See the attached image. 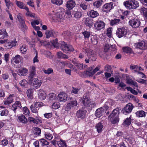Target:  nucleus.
<instances>
[{
	"instance_id": "27",
	"label": "nucleus",
	"mask_w": 147,
	"mask_h": 147,
	"mask_svg": "<svg viewBox=\"0 0 147 147\" xmlns=\"http://www.w3.org/2000/svg\"><path fill=\"white\" fill-rule=\"evenodd\" d=\"M82 34L84 36V38L86 41L87 42V41L92 35L91 34L90 32L87 30L84 31L82 32Z\"/></svg>"
},
{
	"instance_id": "63",
	"label": "nucleus",
	"mask_w": 147,
	"mask_h": 147,
	"mask_svg": "<svg viewBox=\"0 0 147 147\" xmlns=\"http://www.w3.org/2000/svg\"><path fill=\"white\" fill-rule=\"evenodd\" d=\"M104 45V49L105 51V52L107 51L110 47V46L109 43L108 42H107V43H105V44Z\"/></svg>"
},
{
	"instance_id": "45",
	"label": "nucleus",
	"mask_w": 147,
	"mask_h": 147,
	"mask_svg": "<svg viewBox=\"0 0 147 147\" xmlns=\"http://www.w3.org/2000/svg\"><path fill=\"white\" fill-rule=\"evenodd\" d=\"M102 2V0H98L93 3V5L96 8H98L101 5Z\"/></svg>"
},
{
	"instance_id": "22",
	"label": "nucleus",
	"mask_w": 147,
	"mask_h": 147,
	"mask_svg": "<svg viewBox=\"0 0 147 147\" xmlns=\"http://www.w3.org/2000/svg\"><path fill=\"white\" fill-rule=\"evenodd\" d=\"M87 41L89 43H92L94 45H96L98 42L97 37L93 35H91Z\"/></svg>"
},
{
	"instance_id": "23",
	"label": "nucleus",
	"mask_w": 147,
	"mask_h": 147,
	"mask_svg": "<svg viewBox=\"0 0 147 147\" xmlns=\"http://www.w3.org/2000/svg\"><path fill=\"white\" fill-rule=\"evenodd\" d=\"M76 5L75 1L72 0L67 1L66 4V7L69 9H71L74 7Z\"/></svg>"
},
{
	"instance_id": "15",
	"label": "nucleus",
	"mask_w": 147,
	"mask_h": 147,
	"mask_svg": "<svg viewBox=\"0 0 147 147\" xmlns=\"http://www.w3.org/2000/svg\"><path fill=\"white\" fill-rule=\"evenodd\" d=\"M45 34L46 37L47 38H49L51 36L55 37L57 35V32L52 30H47L45 32Z\"/></svg>"
},
{
	"instance_id": "2",
	"label": "nucleus",
	"mask_w": 147,
	"mask_h": 147,
	"mask_svg": "<svg viewBox=\"0 0 147 147\" xmlns=\"http://www.w3.org/2000/svg\"><path fill=\"white\" fill-rule=\"evenodd\" d=\"M64 11H61L60 10H58L57 12L53 11L49 14V16L50 18L56 20L58 22L62 21L64 19Z\"/></svg>"
},
{
	"instance_id": "64",
	"label": "nucleus",
	"mask_w": 147,
	"mask_h": 147,
	"mask_svg": "<svg viewBox=\"0 0 147 147\" xmlns=\"http://www.w3.org/2000/svg\"><path fill=\"white\" fill-rule=\"evenodd\" d=\"M30 123H37V121L35 119L32 117H29L28 119Z\"/></svg>"
},
{
	"instance_id": "25",
	"label": "nucleus",
	"mask_w": 147,
	"mask_h": 147,
	"mask_svg": "<svg viewBox=\"0 0 147 147\" xmlns=\"http://www.w3.org/2000/svg\"><path fill=\"white\" fill-rule=\"evenodd\" d=\"M14 97V95L13 94L10 95L7 98L6 100L4 102V104L5 105H9L13 101V98Z\"/></svg>"
},
{
	"instance_id": "4",
	"label": "nucleus",
	"mask_w": 147,
	"mask_h": 147,
	"mask_svg": "<svg viewBox=\"0 0 147 147\" xmlns=\"http://www.w3.org/2000/svg\"><path fill=\"white\" fill-rule=\"evenodd\" d=\"M123 5L128 9H135L139 6L138 1L135 0H129L123 2Z\"/></svg>"
},
{
	"instance_id": "11",
	"label": "nucleus",
	"mask_w": 147,
	"mask_h": 147,
	"mask_svg": "<svg viewBox=\"0 0 147 147\" xmlns=\"http://www.w3.org/2000/svg\"><path fill=\"white\" fill-rule=\"evenodd\" d=\"M140 22L138 19H133L129 21V24L132 27L134 28L138 27L140 24Z\"/></svg>"
},
{
	"instance_id": "5",
	"label": "nucleus",
	"mask_w": 147,
	"mask_h": 147,
	"mask_svg": "<svg viewBox=\"0 0 147 147\" xmlns=\"http://www.w3.org/2000/svg\"><path fill=\"white\" fill-rule=\"evenodd\" d=\"M134 107L133 104L129 103L122 109V112L125 115H128L131 113Z\"/></svg>"
},
{
	"instance_id": "18",
	"label": "nucleus",
	"mask_w": 147,
	"mask_h": 147,
	"mask_svg": "<svg viewBox=\"0 0 147 147\" xmlns=\"http://www.w3.org/2000/svg\"><path fill=\"white\" fill-rule=\"evenodd\" d=\"M36 75V68L33 66L31 67V69L29 73V76L28 77V81H31V80L33 79L34 76Z\"/></svg>"
},
{
	"instance_id": "50",
	"label": "nucleus",
	"mask_w": 147,
	"mask_h": 147,
	"mask_svg": "<svg viewBox=\"0 0 147 147\" xmlns=\"http://www.w3.org/2000/svg\"><path fill=\"white\" fill-rule=\"evenodd\" d=\"M123 50L124 52L127 53H131L132 51L131 49L127 47H123Z\"/></svg>"
},
{
	"instance_id": "42",
	"label": "nucleus",
	"mask_w": 147,
	"mask_h": 147,
	"mask_svg": "<svg viewBox=\"0 0 147 147\" xmlns=\"http://www.w3.org/2000/svg\"><path fill=\"white\" fill-rule=\"evenodd\" d=\"M78 69L82 70L83 69H84L86 67V65H84L82 63H77L75 65Z\"/></svg>"
},
{
	"instance_id": "38",
	"label": "nucleus",
	"mask_w": 147,
	"mask_h": 147,
	"mask_svg": "<svg viewBox=\"0 0 147 147\" xmlns=\"http://www.w3.org/2000/svg\"><path fill=\"white\" fill-rule=\"evenodd\" d=\"M109 119L112 123L113 124L118 123L119 121V118L118 117H110V118Z\"/></svg>"
},
{
	"instance_id": "30",
	"label": "nucleus",
	"mask_w": 147,
	"mask_h": 147,
	"mask_svg": "<svg viewBox=\"0 0 147 147\" xmlns=\"http://www.w3.org/2000/svg\"><path fill=\"white\" fill-rule=\"evenodd\" d=\"M28 72V69L26 68H23L22 69L18 70V74L20 76H26Z\"/></svg>"
},
{
	"instance_id": "62",
	"label": "nucleus",
	"mask_w": 147,
	"mask_h": 147,
	"mask_svg": "<svg viewBox=\"0 0 147 147\" xmlns=\"http://www.w3.org/2000/svg\"><path fill=\"white\" fill-rule=\"evenodd\" d=\"M34 130L36 132L35 133V134L37 136H39L41 132L40 129L38 127H35Z\"/></svg>"
},
{
	"instance_id": "3",
	"label": "nucleus",
	"mask_w": 147,
	"mask_h": 147,
	"mask_svg": "<svg viewBox=\"0 0 147 147\" xmlns=\"http://www.w3.org/2000/svg\"><path fill=\"white\" fill-rule=\"evenodd\" d=\"M81 99L82 104L86 107L90 109H92L96 106L94 102L91 101L89 97L86 94H85Z\"/></svg>"
},
{
	"instance_id": "8",
	"label": "nucleus",
	"mask_w": 147,
	"mask_h": 147,
	"mask_svg": "<svg viewBox=\"0 0 147 147\" xmlns=\"http://www.w3.org/2000/svg\"><path fill=\"white\" fill-rule=\"evenodd\" d=\"M28 81L31 84V85L36 89L39 88L42 84L41 81L36 78H33L31 80V81Z\"/></svg>"
},
{
	"instance_id": "16",
	"label": "nucleus",
	"mask_w": 147,
	"mask_h": 147,
	"mask_svg": "<svg viewBox=\"0 0 147 147\" xmlns=\"http://www.w3.org/2000/svg\"><path fill=\"white\" fill-rule=\"evenodd\" d=\"M87 111L85 110H79L77 112L76 116L77 117L83 119L86 117V114Z\"/></svg>"
},
{
	"instance_id": "6",
	"label": "nucleus",
	"mask_w": 147,
	"mask_h": 147,
	"mask_svg": "<svg viewBox=\"0 0 147 147\" xmlns=\"http://www.w3.org/2000/svg\"><path fill=\"white\" fill-rule=\"evenodd\" d=\"M127 33V29L124 27H121L117 29L116 34L119 38H121L123 36H125Z\"/></svg>"
},
{
	"instance_id": "31",
	"label": "nucleus",
	"mask_w": 147,
	"mask_h": 147,
	"mask_svg": "<svg viewBox=\"0 0 147 147\" xmlns=\"http://www.w3.org/2000/svg\"><path fill=\"white\" fill-rule=\"evenodd\" d=\"M103 127V123L101 122H99L95 126L96 129L98 133H100L102 131V128Z\"/></svg>"
},
{
	"instance_id": "57",
	"label": "nucleus",
	"mask_w": 147,
	"mask_h": 147,
	"mask_svg": "<svg viewBox=\"0 0 147 147\" xmlns=\"http://www.w3.org/2000/svg\"><path fill=\"white\" fill-rule=\"evenodd\" d=\"M43 71L45 74H51L53 73V69L51 68H49L47 69H44Z\"/></svg>"
},
{
	"instance_id": "39",
	"label": "nucleus",
	"mask_w": 147,
	"mask_h": 147,
	"mask_svg": "<svg viewBox=\"0 0 147 147\" xmlns=\"http://www.w3.org/2000/svg\"><path fill=\"white\" fill-rule=\"evenodd\" d=\"M120 20L119 19H115L111 20L110 22V25L113 26L114 25L118 24L120 22Z\"/></svg>"
},
{
	"instance_id": "36",
	"label": "nucleus",
	"mask_w": 147,
	"mask_h": 147,
	"mask_svg": "<svg viewBox=\"0 0 147 147\" xmlns=\"http://www.w3.org/2000/svg\"><path fill=\"white\" fill-rule=\"evenodd\" d=\"M126 82L127 84L133 85L136 87H138V85L137 82L134 81L131 79L127 78L126 79Z\"/></svg>"
},
{
	"instance_id": "44",
	"label": "nucleus",
	"mask_w": 147,
	"mask_h": 147,
	"mask_svg": "<svg viewBox=\"0 0 147 147\" xmlns=\"http://www.w3.org/2000/svg\"><path fill=\"white\" fill-rule=\"evenodd\" d=\"M141 11L143 13L144 18L147 20V8L142 7L141 9Z\"/></svg>"
},
{
	"instance_id": "43",
	"label": "nucleus",
	"mask_w": 147,
	"mask_h": 147,
	"mask_svg": "<svg viewBox=\"0 0 147 147\" xmlns=\"http://www.w3.org/2000/svg\"><path fill=\"white\" fill-rule=\"evenodd\" d=\"M33 90L32 89H29L27 91L26 94L27 96L30 99L33 98Z\"/></svg>"
},
{
	"instance_id": "1",
	"label": "nucleus",
	"mask_w": 147,
	"mask_h": 147,
	"mask_svg": "<svg viewBox=\"0 0 147 147\" xmlns=\"http://www.w3.org/2000/svg\"><path fill=\"white\" fill-rule=\"evenodd\" d=\"M51 42L54 47H60L61 49L65 53H68L69 52H73L74 51V48L71 45H68L64 41H61L58 43L57 40L56 39Z\"/></svg>"
},
{
	"instance_id": "55",
	"label": "nucleus",
	"mask_w": 147,
	"mask_h": 147,
	"mask_svg": "<svg viewBox=\"0 0 147 147\" xmlns=\"http://www.w3.org/2000/svg\"><path fill=\"white\" fill-rule=\"evenodd\" d=\"M60 107V106L59 103L57 102L54 103L52 106V108L55 109H58Z\"/></svg>"
},
{
	"instance_id": "34",
	"label": "nucleus",
	"mask_w": 147,
	"mask_h": 147,
	"mask_svg": "<svg viewBox=\"0 0 147 147\" xmlns=\"http://www.w3.org/2000/svg\"><path fill=\"white\" fill-rule=\"evenodd\" d=\"M16 4L17 6L21 9H25L27 7L24 3L20 1H16Z\"/></svg>"
},
{
	"instance_id": "9",
	"label": "nucleus",
	"mask_w": 147,
	"mask_h": 147,
	"mask_svg": "<svg viewBox=\"0 0 147 147\" xmlns=\"http://www.w3.org/2000/svg\"><path fill=\"white\" fill-rule=\"evenodd\" d=\"M134 46L137 48L144 50L147 48V43L145 41L142 40L138 43H135Z\"/></svg>"
},
{
	"instance_id": "28",
	"label": "nucleus",
	"mask_w": 147,
	"mask_h": 147,
	"mask_svg": "<svg viewBox=\"0 0 147 147\" xmlns=\"http://www.w3.org/2000/svg\"><path fill=\"white\" fill-rule=\"evenodd\" d=\"M88 16L93 18H96L99 15L97 11L93 10L89 11L88 13Z\"/></svg>"
},
{
	"instance_id": "54",
	"label": "nucleus",
	"mask_w": 147,
	"mask_h": 147,
	"mask_svg": "<svg viewBox=\"0 0 147 147\" xmlns=\"http://www.w3.org/2000/svg\"><path fill=\"white\" fill-rule=\"evenodd\" d=\"M27 84L28 82L25 79L21 81L20 82V84L23 87L26 86L27 85Z\"/></svg>"
},
{
	"instance_id": "37",
	"label": "nucleus",
	"mask_w": 147,
	"mask_h": 147,
	"mask_svg": "<svg viewBox=\"0 0 147 147\" xmlns=\"http://www.w3.org/2000/svg\"><path fill=\"white\" fill-rule=\"evenodd\" d=\"M135 114L137 117H145L146 116V113L143 111H139L135 113Z\"/></svg>"
},
{
	"instance_id": "20",
	"label": "nucleus",
	"mask_w": 147,
	"mask_h": 147,
	"mask_svg": "<svg viewBox=\"0 0 147 147\" xmlns=\"http://www.w3.org/2000/svg\"><path fill=\"white\" fill-rule=\"evenodd\" d=\"M38 98L41 100H45L47 96L45 92L42 89H40L38 91Z\"/></svg>"
},
{
	"instance_id": "12",
	"label": "nucleus",
	"mask_w": 147,
	"mask_h": 147,
	"mask_svg": "<svg viewBox=\"0 0 147 147\" xmlns=\"http://www.w3.org/2000/svg\"><path fill=\"white\" fill-rule=\"evenodd\" d=\"M105 25V23L103 21L98 20L95 21L94 27L96 29L100 30L103 28Z\"/></svg>"
},
{
	"instance_id": "40",
	"label": "nucleus",
	"mask_w": 147,
	"mask_h": 147,
	"mask_svg": "<svg viewBox=\"0 0 147 147\" xmlns=\"http://www.w3.org/2000/svg\"><path fill=\"white\" fill-rule=\"evenodd\" d=\"M18 119L20 122L24 123H26L28 121L27 119L24 115H21L18 117Z\"/></svg>"
},
{
	"instance_id": "52",
	"label": "nucleus",
	"mask_w": 147,
	"mask_h": 147,
	"mask_svg": "<svg viewBox=\"0 0 147 147\" xmlns=\"http://www.w3.org/2000/svg\"><path fill=\"white\" fill-rule=\"evenodd\" d=\"M44 104L41 102H36L34 104L35 107L36 108L40 107L43 106Z\"/></svg>"
},
{
	"instance_id": "35",
	"label": "nucleus",
	"mask_w": 147,
	"mask_h": 147,
	"mask_svg": "<svg viewBox=\"0 0 147 147\" xmlns=\"http://www.w3.org/2000/svg\"><path fill=\"white\" fill-rule=\"evenodd\" d=\"M138 66L137 65H131L130 66V68L131 70H132V72L134 73H138L139 74V72L140 71H138Z\"/></svg>"
},
{
	"instance_id": "49",
	"label": "nucleus",
	"mask_w": 147,
	"mask_h": 147,
	"mask_svg": "<svg viewBox=\"0 0 147 147\" xmlns=\"http://www.w3.org/2000/svg\"><path fill=\"white\" fill-rule=\"evenodd\" d=\"M27 50V48L25 45H23L20 47V51L23 53H25Z\"/></svg>"
},
{
	"instance_id": "24",
	"label": "nucleus",
	"mask_w": 147,
	"mask_h": 147,
	"mask_svg": "<svg viewBox=\"0 0 147 147\" xmlns=\"http://www.w3.org/2000/svg\"><path fill=\"white\" fill-rule=\"evenodd\" d=\"M105 113V110L102 108L100 107L97 109L95 113V115L98 117H100L102 116Z\"/></svg>"
},
{
	"instance_id": "47",
	"label": "nucleus",
	"mask_w": 147,
	"mask_h": 147,
	"mask_svg": "<svg viewBox=\"0 0 147 147\" xmlns=\"http://www.w3.org/2000/svg\"><path fill=\"white\" fill-rule=\"evenodd\" d=\"M131 121V119L130 117L129 118H127L124 121L123 123L124 125L127 126L130 124Z\"/></svg>"
},
{
	"instance_id": "58",
	"label": "nucleus",
	"mask_w": 147,
	"mask_h": 147,
	"mask_svg": "<svg viewBox=\"0 0 147 147\" xmlns=\"http://www.w3.org/2000/svg\"><path fill=\"white\" fill-rule=\"evenodd\" d=\"M8 113V110L6 109H4L1 111L0 115L1 116H7Z\"/></svg>"
},
{
	"instance_id": "56",
	"label": "nucleus",
	"mask_w": 147,
	"mask_h": 147,
	"mask_svg": "<svg viewBox=\"0 0 147 147\" xmlns=\"http://www.w3.org/2000/svg\"><path fill=\"white\" fill-rule=\"evenodd\" d=\"M74 17L76 18H80L82 16L81 13L79 11L74 12Z\"/></svg>"
},
{
	"instance_id": "59",
	"label": "nucleus",
	"mask_w": 147,
	"mask_h": 147,
	"mask_svg": "<svg viewBox=\"0 0 147 147\" xmlns=\"http://www.w3.org/2000/svg\"><path fill=\"white\" fill-rule=\"evenodd\" d=\"M37 108H36L35 106L33 105H31L30 107V109H31L32 112L33 113H37L38 112V110L37 109Z\"/></svg>"
},
{
	"instance_id": "10",
	"label": "nucleus",
	"mask_w": 147,
	"mask_h": 147,
	"mask_svg": "<svg viewBox=\"0 0 147 147\" xmlns=\"http://www.w3.org/2000/svg\"><path fill=\"white\" fill-rule=\"evenodd\" d=\"M113 3L110 2L105 4L102 7V10L103 12L108 13L113 8Z\"/></svg>"
},
{
	"instance_id": "32",
	"label": "nucleus",
	"mask_w": 147,
	"mask_h": 147,
	"mask_svg": "<svg viewBox=\"0 0 147 147\" xmlns=\"http://www.w3.org/2000/svg\"><path fill=\"white\" fill-rule=\"evenodd\" d=\"M57 144L59 147H67L65 142L62 139H61L60 141H57Z\"/></svg>"
},
{
	"instance_id": "26",
	"label": "nucleus",
	"mask_w": 147,
	"mask_h": 147,
	"mask_svg": "<svg viewBox=\"0 0 147 147\" xmlns=\"http://www.w3.org/2000/svg\"><path fill=\"white\" fill-rule=\"evenodd\" d=\"M119 113V109L118 108L115 109L112 111V113L109 116L108 119L110 118V117H118Z\"/></svg>"
},
{
	"instance_id": "29",
	"label": "nucleus",
	"mask_w": 147,
	"mask_h": 147,
	"mask_svg": "<svg viewBox=\"0 0 147 147\" xmlns=\"http://www.w3.org/2000/svg\"><path fill=\"white\" fill-rule=\"evenodd\" d=\"M8 36V34L5 29L0 30V39H4L7 37Z\"/></svg>"
},
{
	"instance_id": "53",
	"label": "nucleus",
	"mask_w": 147,
	"mask_h": 147,
	"mask_svg": "<svg viewBox=\"0 0 147 147\" xmlns=\"http://www.w3.org/2000/svg\"><path fill=\"white\" fill-rule=\"evenodd\" d=\"M39 141L43 146L47 145H49V143L46 140L44 139H41L39 140Z\"/></svg>"
},
{
	"instance_id": "41",
	"label": "nucleus",
	"mask_w": 147,
	"mask_h": 147,
	"mask_svg": "<svg viewBox=\"0 0 147 147\" xmlns=\"http://www.w3.org/2000/svg\"><path fill=\"white\" fill-rule=\"evenodd\" d=\"M21 59L20 55H17L12 58V61L16 64H18L20 63Z\"/></svg>"
},
{
	"instance_id": "61",
	"label": "nucleus",
	"mask_w": 147,
	"mask_h": 147,
	"mask_svg": "<svg viewBox=\"0 0 147 147\" xmlns=\"http://www.w3.org/2000/svg\"><path fill=\"white\" fill-rule=\"evenodd\" d=\"M45 136L47 139L49 140H51L53 138L52 135L49 133H45Z\"/></svg>"
},
{
	"instance_id": "51",
	"label": "nucleus",
	"mask_w": 147,
	"mask_h": 147,
	"mask_svg": "<svg viewBox=\"0 0 147 147\" xmlns=\"http://www.w3.org/2000/svg\"><path fill=\"white\" fill-rule=\"evenodd\" d=\"M92 69V68H91V69L90 68V71H86L84 72V74L86 76H90L93 75L94 74V73H93L92 71H91V70Z\"/></svg>"
},
{
	"instance_id": "48",
	"label": "nucleus",
	"mask_w": 147,
	"mask_h": 147,
	"mask_svg": "<svg viewBox=\"0 0 147 147\" xmlns=\"http://www.w3.org/2000/svg\"><path fill=\"white\" fill-rule=\"evenodd\" d=\"M23 111L25 115L29 116L30 114L29 110L26 107L23 108Z\"/></svg>"
},
{
	"instance_id": "21",
	"label": "nucleus",
	"mask_w": 147,
	"mask_h": 147,
	"mask_svg": "<svg viewBox=\"0 0 147 147\" xmlns=\"http://www.w3.org/2000/svg\"><path fill=\"white\" fill-rule=\"evenodd\" d=\"M58 96L60 102H65L68 98L67 95L64 92L60 93L58 94Z\"/></svg>"
},
{
	"instance_id": "19",
	"label": "nucleus",
	"mask_w": 147,
	"mask_h": 147,
	"mask_svg": "<svg viewBox=\"0 0 147 147\" xmlns=\"http://www.w3.org/2000/svg\"><path fill=\"white\" fill-rule=\"evenodd\" d=\"M49 101L50 102H55L57 99L56 95L53 93H50L47 96Z\"/></svg>"
},
{
	"instance_id": "46",
	"label": "nucleus",
	"mask_w": 147,
	"mask_h": 147,
	"mask_svg": "<svg viewBox=\"0 0 147 147\" xmlns=\"http://www.w3.org/2000/svg\"><path fill=\"white\" fill-rule=\"evenodd\" d=\"M51 1L53 4L60 5L62 4L63 0H51Z\"/></svg>"
},
{
	"instance_id": "33",
	"label": "nucleus",
	"mask_w": 147,
	"mask_h": 147,
	"mask_svg": "<svg viewBox=\"0 0 147 147\" xmlns=\"http://www.w3.org/2000/svg\"><path fill=\"white\" fill-rule=\"evenodd\" d=\"M85 23L86 26L89 27V28H91L93 24V20L88 18H86L85 22Z\"/></svg>"
},
{
	"instance_id": "7",
	"label": "nucleus",
	"mask_w": 147,
	"mask_h": 147,
	"mask_svg": "<svg viewBox=\"0 0 147 147\" xmlns=\"http://www.w3.org/2000/svg\"><path fill=\"white\" fill-rule=\"evenodd\" d=\"M85 52L87 53L89 59L93 61L96 60V55L94 51H93L91 49H85Z\"/></svg>"
},
{
	"instance_id": "17",
	"label": "nucleus",
	"mask_w": 147,
	"mask_h": 147,
	"mask_svg": "<svg viewBox=\"0 0 147 147\" xmlns=\"http://www.w3.org/2000/svg\"><path fill=\"white\" fill-rule=\"evenodd\" d=\"M18 20L20 22L22 26L26 30L27 29V27L25 24L24 17L20 13H19L17 16Z\"/></svg>"
},
{
	"instance_id": "14",
	"label": "nucleus",
	"mask_w": 147,
	"mask_h": 147,
	"mask_svg": "<svg viewBox=\"0 0 147 147\" xmlns=\"http://www.w3.org/2000/svg\"><path fill=\"white\" fill-rule=\"evenodd\" d=\"M22 107L21 102L19 101H16L15 103L12 105L11 109V110L14 111L15 113H16V110Z\"/></svg>"
},
{
	"instance_id": "60",
	"label": "nucleus",
	"mask_w": 147,
	"mask_h": 147,
	"mask_svg": "<svg viewBox=\"0 0 147 147\" xmlns=\"http://www.w3.org/2000/svg\"><path fill=\"white\" fill-rule=\"evenodd\" d=\"M25 9L27 11V12L26 13V15L27 16L31 17H33L34 16L32 14L30 11H29V8L27 7L25 8Z\"/></svg>"
},
{
	"instance_id": "13",
	"label": "nucleus",
	"mask_w": 147,
	"mask_h": 147,
	"mask_svg": "<svg viewBox=\"0 0 147 147\" xmlns=\"http://www.w3.org/2000/svg\"><path fill=\"white\" fill-rule=\"evenodd\" d=\"M17 43L16 39H14L13 40L9 41L7 39V41L5 44V47L6 49H10L12 47L16 46Z\"/></svg>"
}]
</instances>
